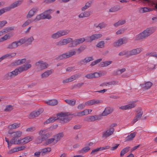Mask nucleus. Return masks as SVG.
Here are the masks:
<instances>
[{
  "mask_svg": "<svg viewBox=\"0 0 157 157\" xmlns=\"http://www.w3.org/2000/svg\"><path fill=\"white\" fill-rule=\"evenodd\" d=\"M47 131V129H44L40 130L38 133L39 135L42 136V139L43 141L46 140L52 135V133L51 132H48L45 134Z\"/></svg>",
  "mask_w": 157,
  "mask_h": 157,
  "instance_id": "obj_7",
  "label": "nucleus"
},
{
  "mask_svg": "<svg viewBox=\"0 0 157 157\" xmlns=\"http://www.w3.org/2000/svg\"><path fill=\"white\" fill-rule=\"evenodd\" d=\"M120 9V7L119 6H114L111 9H110L109 10V12H115L117 11Z\"/></svg>",
  "mask_w": 157,
  "mask_h": 157,
  "instance_id": "obj_40",
  "label": "nucleus"
},
{
  "mask_svg": "<svg viewBox=\"0 0 157 157\" xmlns=\"http://www.w3.org/2000/svg\"><path fill=\"white\" fill-rule=\"evenodd\" d=\"M10 37L11 36H10V34L9 33H7L0 39V42L3 41L8 39H9L10 38Z\"/></svg>",
  "mask_w": 157,
  "mask_h": 157,
  "instance_id": "obj_38",
  "label": "nucleus"
},
{
  "mask_svg": "<svg viewBox=\"0 0 157 157\" xmlns=\"http://www.w3.org/2000/svg\"><path fill=\"white\" fill-rule=\"evenodd\" d=\"M142 50V49L140 48H137L133 49L128 51V57L136 55L140 53Z\"/></svg>",
  "mask_w": 157,
  "mask_h": 157,
  "instance_id": "obj_11",
  "label": "nucleus"
},
{
  "mask_svg": "<svg viewBox=\"0 0 157 157\" xmlns=\"http://www.w3.org/2000/svg\"><path fill=\"white\" fill-rule=\"evenodd\" d=\"M7 23L6 21H0V29H1Z\"/></svg>",
  "mask_w": 157,
  "mask_h": 157,
  "instance_id": "obj_62",
  "label": "nucleus"
},
{
  "mask_svg": "<svg viewBox=\"0 0 157 157\" xmlns=\"http://www.w3.org/2000/svg\"><path fill=\"white\" fill-rule=\"evenodd\" d=\"M44 111L43 109L41 108L37 111H34L32 112L29 115V118H33L38 117L39 115L42 113Z\"/></svg>",
  "mask_w": 157,
  "mask_h": 157,
  "instance_id": "obj_12",
  "label": "nucleus"
},
{
  "mask_svg": "<svg viewBox=\"0 0 157 157\" xmlns=\"http://www.w3.org/2000/svg\"><path fill=\"white\" fill-rule=\"evenodd\" d=\"M84 84L83 82L79 83L74 85L73 86V88H79L81 87Z\"/></svg>",
  "mask_w": 157,
  "mask_h": 157,
  "instance_id": "obj_54",
  "label": "nucleus"
},
{
  "mask_svg": "<svg viewBox=\"0 0 157 157\" xmlns=\"http://www.w3.org/2000/svg\"><path fill=\"white\" fill-rule=\"evenodd\" d=\"M9 134L12 135L13 138H18L21 136L22 132L19 131H17L14 132H11L10 130H9L8 132Z\"/></svg>",
  "mask_w": 157,
  "mask_h": 157,
  "instance_id": "obj_16",
  "label": "nucleus"
},
{
  "mask_svg": "<svg viewBox=\"0 0 157 157\" xmlns=\"http://www.w3.org/2000/svg\"><path fill=\"white\" fill-rule=\"evenodd\" d=\"M20 126V124L14 123L9 125L8 128L9 129V130L11 131L13 129H15L18 128Z\"/></svg>",
  "mask_w": 157,
  "mask_h": 157,
  "instance_id": "obj_28",
  "label": "nucleus"
},
{
  "mask_svg": "<svg viewBox=\"0 0 157 157\" xmlns=\"http://www.w3.org/2000/svg\"><path fill=\"white\" fill-rule=\"evenodd\" d=\"M65 101L69 105L71 106H74L76 104V101L74 99H66Z\"/></svg>",
  "mask_w": 157,
  "mask_h": 157,
  "instance_id": "obj_30",
  "label": "nucleus"
},
{
  "mask_svg": "<svg viewBox=\"0 0 157 157\" xmlns=\"http://www.w3.org/2000/svg\"><path fill=\"white\" fill-rule=\"evenodd\" d=\"M125 29L124 28L119 30L116 32V34L117 35L122 34L124 33Z\"/></svg>",
  "mask_w": 157,
  "mask_h": 157,
  "instance_id": "obj_64",
  "label": "nucleus"
},
{
  "mask_svg": "<svg viewBox=\"0 0 157 157\" xmlns=\"http://www.w3.org/2000/svg\"><path fill=\"white\" fill-rule=\"evenodd\" d=\"M85 41H86V39L84 38H82L76 39L74 40L73 42L75 43L76 46H77L80 44L83 43Z\"/></svg>",
  "mask_w": 157,
  "mask_h": 157,
  "instance_id": "obj_22",
  "label": "nucleus"
},
{
  "mask_svg": "<svg viewBox=\"0 0 157 157\" xmlns=\"http://www.w3.org/2000/svg\"><path fill=\"white\" fill-rule=\"evenodd\" d=\"M34 40V39L33 37L31 36L28 39H25V43L27 45H30Z\"/></svg>",
  "mask_w": 157,
  "mask_h": 157,
  "instance_id": "obj_36",
  "label": "nucleus"
},
{
  "mask_svg": "<svg viewBox=\"0 0 157 157\" xmlns=\"http://www.w3.org/2000/svg\"><path fill=\"white\" fill-rule=\"evenodd\" d=\"M136 132H134L131 133L130 135H128L126 138V140L127 141H130L132 140L135 137L136 134Z\"/></svg>",
  "mask_w": 157,
  "mask_h": 157,
  "instance_id": "obj_29",
  "label": "nucleus"
},
{
  "mask_svg": "<svg viewBox=\"0 0 157 157\" xmlns=\"http://www.w3.org/2000/svg\"><path fill=\"white\" fill-rule=\"evenodd\" d=\"M56 120H59V118H58V117L57 116V117H50L48 119H47L45 122H44V124H45L50 123H52L54 122Z\"/></svg>",
  "mask_w": 157,
  "mask_h": 157,
  "instance_id": "obj_26",
  "label": "nucleus"
},
{
  "mask_svg": "<svg viewBox=\"0 0 157 157\" xmlns=\"http://www.w3.org/2000/svg\"><path fill=\"white\" fill-rule=\"evenodd\" d=\"M85 58L86 63L94 60L93 56L86 57Z\"/></svg>",
  "mask_w": 157,
  "mask_h": 157,
  "instance_id": "obj_60",
  "label": "nucleus"
},
{
  "mask_svg": "<svg viewBox=\"0 0 157 157\" xmlns=\"http://www.w3.org/2000/svg\"><path fill=\"white\" fill-rule=\"evenodd\" d=\"M114 132L113 130L111 128H109L105 132H103L102 135V137L103 138L106 139L108 137H109L111 135H112Z\"/></svg>",
  "mask_w": 157,
  "mask_h": 157,
  "instance_id": "obj_14",
  "label": "nucleus"
},
{
  "mask_svg": "<svg viewBox=\"0 0 157 157\" xmlns=\"http://www.w3.org/2000/svg\"><path fill=\"white\" fill-rule=\"evenodd\" d=\"M51 151L50 147H47L42 149L41 150V155L43 156L44 155L48 153Z\"/></svg>",
  "mask_w": 157,
  "mask_h": 157,
  "instance_id": "obj_25",
  "label": "nucleus"
},
{
  "mask_svg": "<svg viewBox=\"0 0 157 157\" xmlns=\"http://www.w3.org/2000/svg\"><path fill=\"white\" fill-rule=\"evenodd\" d=\"M38 11V8L37 7L33 8L29 12L26 17L27 19H29L33 17Z\"/></svg>",
  "mask_w": 157,
  "mask_h": 157,
  "instance_id": "obj_13",
  "label": "nucleus"
},
{
  "mask_svg": "<svg viewBox=\"0 0 157 157\" xmlns=\"http://www.w3.org/2000/svg\"><path fill=\"white\" fill-rule=\"evenodd\" d=\"M94 117L93 116H91L86 117V120L88 122H92L94 121Z\"/></svg>",
  "mask_w": 157,
  "mask_h": 157,
  "instance_id": "obj_56",
  "label": "nucleus"
},
{
  "mask_svg": "<svg viewBox=\"0 0 157 157\" xmlns=\"http://www.w3.org/2000/svg\"><path fill=\"white\" fill-rule=\"evenodd\" d=\"M13 106L11 105H9L6 106L4 111L6 112H10L13 110Z\"/></svg>",
  "mask_w": 157,
  "mask_h": 157,
  "instance_id": "obj_47",
  "label": "nucleus"
},
{
  "mask_svg": "<svg viewBox=\"0 0 157 157\" xmlns=\"http://www.w3.org/2000/svg\"><path fill=\"white\" fill-rule=\"evenodd\" d=\"M129 147H127L125 148H124L121 152L120 155L121 156L124 155L125 154L129 151Z\"/></svg>",
  "mask_w": 157,
  "mask_h": 157,
  "instance_id": "obj_41",
  "label": "nucleus"
},
{
  "mask_svg": "<svg viewBox=\"0 0 157 157\" xmlns=\"http://www.w3.org/2000/svg\"><path fill=\"white\" fill-rule=\"evenodd\" d=\"M152 84V83L150 82H147L145 83L140 84V85L142 88L146 90L150 88Z\"/></svg>",
  "mask_w": 157,
  "mask_h": 157,
  "instance_id": "obj_18",
  "label": "nucleus"
},
{
  "mask_svg": "<svg viewBox=\"0 0 157 157\" xmlns=\"http://www.w3.org/2000/svg\"><path fill=\"white\" fill-rule=\"evenodd\" d=\"M17 41H14L12 43L9 44L7 46V48L9 49H14L18 47V45Z\"/></svg>",
  "mask_w": 157,
  "mask_h": 157,
  "instance_id": "obj_20",
  "label": "nucleus"
},
{
  "mask_svg": "<svg viewBox=\"0 0 157 157\" xmlns=\"http://www.w3.org/2000/svg\"><path fill=\"white\" fill-rule=\"evenodd\" d=\"M102 35L101 34H95L90 36H87L86 37V41L87 42L91 43L92 41L99 39L101 37Z\"/></svg>",
  "mask_w": 157,
  "mask_h": 157,
  "instance_id": "obj_8",
  "label": "nucleus"
},
{
  "mask_svg": "<svg viewBox=\"0 0 157 157\" xmlns=\"http://www.w3.org/2000/svg\"><path fill=\"white\" fill-rule=\"evenodd\" d=\"M41 19H44L43 17V13L37 15L36 17L33 20V21H39Z\"/></svg>",
  "mask_w": 157,
  "mask_h": 157,
  "instance_id": "obj_50",
  "label": "nucleus"
},
{
  "mask_svg": "<svg viewBox=\"0 0 157 157\" xmlns=\"http://www.w3.org/2000/svg\"><path fill=\"white\" fill-rule=\"evenodd\" d=\"M90 149V148L89 147H86L83 148L82 149L79 151L80 153L83 154L86 152L89 151Z\"/></svg>",
  "mask_w": 157,
  "mask_h": 157,
  "instance_id": "obj_35",
  "label": "nucleus"
},
{
  "mask_svg": "<svg viewBox=\"0 0 157 157\" xmlns=\"http://www.w3.org/2000/svg\"><path fill=\"white\" fill-rule=\"evenodd\" d=\"M19 151V149L18 147H15L10 150L8 152V153L11 154L13 152H17Z\"/></svg>",
  "mask_w": 157,
  "mask_h": 157,
  "instance_id": "obj_55",
  "label": "nucleus"
},
{
  "mask_svg": "<svg viewBox=\"0 0 157 157\" xmlns=\"http://www.w3.org/2000/svg\"><path fill=\"white\" fill-rule=\"evenodd\" d=\"M10 144H20V140L18 138H12L10 140Z\"/></svg>",
  "mask_w": 157,
  "mask_h": 157,
  "instance_id": "obj_33",
  "label": "nucleus"
},
{
  "mask_svg": "<svg viewBox=\"0 0 157 157\" xmlns=\"http://www.w3.org/2000/svg\"><path fill=\"white\" fill-rule=\"evenodd\" d=\"M56 45L59 47L65 45L63 40L57 42L56 43Z\"/></svg>",
  "mask_w": 157,
  "mask_h": 157,
  "instance_id": "obj_59",
  "label": "nucleus"
},
{
  "mask_svg": "<svg viewBox=\"0 0 157 157\" xmlns=\"http://www.w3.org/2000/svg\"><path fill=\"white\" fill-rule=\"evenodd\" d=\"M31 67L32 65L31 64H25L23 66L16 69L12 71L7 73L4 75V78L6 80H9L17 75L18 74V72L21 73L22 72L26 71Z\"/></svg>",
  "mask_w": 157,
  "mask_h": 157,
  "instance_id": "obj_1",
  "label": "nucleus"
},
{
  "mask_svg": "<svg viewBox=\"0 0 157 157\" xmlns=\"http://www.w3.org/2000/svg\"><path fill=\"white\" fill-rule=\"evenodd\" d=\"M136 112L137 113L132 121V124H134L137 121L140 120L143 115V112L142 109L140 108H138Z\"/></svg>",
  "mask_w": 157,
  "mask_h": 157,
  "instance_id": "obj_10",
  "label": "nucleus"
},
{
  "mask_svg": "<svg viewBox=\"0 0 157 157\" xmlns=\"http://www.w3.org/2000/svg\"><path fill=\"white\" fill-rule=\"evenodd\" d=\"M16 53H12L10 54H7L3 56L4 59L8 58H11L15 56L16 55Z\"/></svg>",
  "mask_w": 157,
  "mask_h": 157,
  "instance_id": "obj_43",
  "label": "nucleus"
},
{
  "mask_svg": "<svg viewBox=\"0 0 157 157\" xmlns=\"http://www.w3.org/2000/svg\"><path fill=\"white\" fill-rule=\"evenodd\" d=\"M43 141H44L42 139V136L40 135L38 136L36 140V142L37 144L41 143Z\"/></svg>",
  "mask_w": 157,
  "mask_h": 157,
  "instance_id": "obj_49",
  "label": "nucleus"
},
{
  "mask_svg": "<svg viewBox=\"0 0 157 157\" xmlns=\"http://www.w3.org/2000/svg\"><path fill=\"white\" fill-rule=\"evenodd\" d=\"M23 1V0H19L13 2L10 5L12 8L13 9L20 5Z\"/></svg>",
  "mask_w": 157,
  "mask_h": 157,
  "instance_id": "obj_24",
  "label": "nucleus"
},
{
  "mask_svg": "<svg viewBox=\"0 0 157 157\" xmlns=\"http://www.w3.org/2000/svg\"><path fill=\"white\" fill-rule=\"evenodd\" d=\"M76 53V52L75 51H70L69 52H66L60 55L56 58V59L57 60H62L66 59L71 57L72 56L75 55Z\"/></svg>",
  "mask_w": 157,
  "mask_h": 157,
  "instance_id": "obj_5",
  "label": "nucleus"
},
{
  "mask_svg": "<svg viewBox=\"0 0 157 157\" xmlns=\"http://www.w3.org/2000/svg\"><path fill=\"white\" fill-rule=\"evenodd\" d=\"M128 38L125 37H124L115 41L113 43V45L114 47H118L120 46L123 44H126L128 42Z\"/></svg>",
  "mask_w": 157,
  "mask_h": 157,
  "instance_id": "obj_9",
  "label": "nucleus"
},
{
  "mask_svg": "<svg viewBox=\"0 0 157 157\" xmlns=\"http://www.w3.org/2000/svg\"><path fill=\"white\" fill-rule=\"evenodd\" d=\"M52 73H53V71L52 70H47L46 71L41 74V78H44L48 77Z\"/></svg>",
  "mask_w": 157,
  "mask_h": 157,
  "instance_id": "obj_21",
  "label": "nucleus"
},
{
  "mask_svg": "<svg viewBox=\"0 0 157 157\" xmlns=\"http://www.w3.org/2000/svg\"><path fill=\"white\" fill-rule=\"evenodd\" d=\"M105 42L103 41H101L96 45V47L100 48H102L104 47Z\"/></svg>",
  "mask_w": 157,
  "mask_h": 157,
  "instance_id": "obj_45",
  "label": "nucleus"
},
{
  "mask_svg": "<svg viewBox=\"0 0 157 157\" xmlns=\"http://www.w3.org/2000/svg\"><path fill=\"white\" fill-rule=\"evenodd\" d=\"M70 32L68 30H61L58 31L55 33L52 34L51 36L52 38L57 39L62 36L67 35Z\"/></svg>",
  "mask_w": 157,
  "mask_h": 157,
  "instance_id": "obj_4",
  "label": "nucleus"
},
{
  "mask_svg": "<svg viewBox=\"0 0 157 157\" xmlns=\"http://www.w3.org/2000/svg\"><path fill=\"white\" fill-rule=\"evenodd\" d=\"M91 6V3L89 2H86L85 6L82 7V11H84L88 9V8L90 7Z\"/></svg>",
  "mask_w": 157,
  "mask_h": 157,
  "instance_id": "obj_46",
  "label": "nucleus"
},
{
  "mask_svg": "<svg viewBox=\"0 0 157 157\" xmlns=\"http://www.w3.org/2000/svg\"><path fill=\"white\" fill-rule=\"evenodd\" d=\"M86 47L85 46H81L79 48L77 49L78 53V54H80L84 50L86 49Z\"/></svg>",
  "mask_w": 157,
  "mask_h": 157,
  "instance_id": "obj_48",
  "label": "nucleus"
},
{
  "mask_svg": "<svg viewBox=\"0 0 157 157\" xmlns=\"http://www.w3.org/2000/svg\"><path fill=\"white\" fill-rule=\"evenodd\" d=\"M113 109L110 107H108L105 108L104 111L101 114V116H105L110 114L113 111Z\"/></svg>",
  "mask_w": 157,
  "mask_h": 157,
  "instance_id": "obj_15",
  "label": "nucleus"
},
{
  "mask_svg": "<svg viewBox=\"0 0 157 157\" xmlns=\"http://www.w3.org/2000/svg\"><path fill=\"white\" fill-rule=\"evenodd\" d=\"M63 136V132L59 133L55 135L54 136L55 140L56 143L58 141H59Z\"/></svg>",
  "mask_w": 157,
  "mask_h": 157,
  "instance_id": "obj_23",
  "label": "nucleus"
},
{
  "mask_svg": "<svg viewBox=\"0 0 157 157\" xmlns=\"http://www.w3.org/2000/svg\"><path fill=\"white\" fill-rule=\"evenodd\" d=\"M126 70L125 68H123L122 69H119L117 71H115L114 72V74L115 75H120L124 72Z\"/></svg>",
  "mask_w": 157,
  "mask_h": 157,
  "instance_id": "obj_34",
  "label": "nucleus"
},
{
  "mask_svg": "<svg viewBox=\"0 0 157 157\" xmlns=\"http://www.w3.org/2000/svg\"><path fill=\"white\" fill-rule=\"evenodd\" d=\"M81 76V75L80 74H77L75 75H72L71 76L70 78V79L71 80V82L72 81H73L76 79H77L78 78Z\"/></svg>",
  "mask_w": 157,
  "mask_h": 157,
  "instance_id": "obj_37",
  "label": "nucleus"
},
{
  "mask_svg": "<svg viewBox=\"0 0 157 157\" xmlns=\"http://www.w3.org/2000/svg\"><path fill=\"white\" fill-rule=\"evenodd\" d=\"M149 11V9L147 7L141 8L139 10L140 12L142 13L147 12Z\"/></svg>",
  "mask_w": 157,
  "mask_h": 157,
  "instance_id": "obj_52",
  "label": "nucleus"
},
{
  "mask_svg": "<svg viewBox=\"0 0 157 157\" xmlns=\"http://www.w3.org/2000/svg\"><path fill=\"white\" fill-rule=\"evenodd\" d=\"M94 26L96 28H99L100 29L104 28L106 27L107 25V24H105L104 22H101L98 25L95 24L94 25Z\"/></svg>",
  "mask_w": 157,
  "mask_h": 157,
  "instance_id": "obj_32",
  "label": "nucleus"
},
{
  "mask_svg": "<svg viewBox=\"0 0 157 157\" xmlns=\"http://www.w3.org/2000/svg\"><path fill=\"white\" fill-rule=\"evenodd\" d=\"M119 56H123L124 55H126L128 57V51H123L120 52L118 54Z\"/></svg>",
  "mask_w": 157,
  "mask_h": 157,
  "instance_id": "obj_51",
  "label": "nucleus"
},
{
  "mask_svg": "<svg viewBox=\"0 0 157 157\" xmlns=\"http://www.w3.org/2000/svg\"><path fill=\"white\" fill-rule=\"evenodd\" d=\"M69 113L68 112H61L60 113H58L56 116L58 117L59 120L61 123H67L70 121L72 118V117Z\"/></svg>",
  "mask_w": 157,
  "mask_h": 157,
  "instance_id": "obj_3",
  "label": "nucleus"
},
{
  "mask_svg": "<svg viewBox=\"0 0 157 157\" xmlns=\"http://www.w3.org/2000/svg\"><path fill=\"white\" fill-rule=\"evenodd\" d=\"M18 45V46H20L22 44H23L25 43V39L24 38H21L18 41H16Z\"/></svg>",
  "mask_w": 157,
  "mask_h": 157,
  "instance_id": "obj_44",
  "label": "nucleus"
},
{
  "mask_svg": "<svg viewBox=\"0 0 157 157\" xmlns=\"http://www.w3.org/2000/svg\"><path fill=\"white\" fill-rule=\"evenodd\" d=\"M86 105L88 106L94 105V99L87 101L86 102Z\"/></svg>",
  "mask_w": 157,
  "mask_h": 157,
  "instance_id": "obj_57",
  "label": "nucleus"
},
{
  "mask_svg": "<svg viewBox=\"0 0 157 157\" xmlns=\"http://www.w3.org/2000/svg\"><path fill=\"white\" fill-rule=\"evenodd\" d=\"M102 60V59H99L96 60L95 61L92 62L90 64V66H93L99 63Z\"/></svg>",
  "mask_w": 157,
  "mask_h": 157,
  "instance_id": "obj_53",
  "label": "nucleus"
},
{
  "mask_svg": "<svg viewBox=\"0 0 157 157\" xmlns=\"http://www.w3.org/2000/svg\"><path fill=\"white\" fill-rule=\"evenodd\" d=\"M33 21V20L29 19L22 25L21 26L23 28L25 27L30 24Z\"/></svg>",
  "mask_w": 157,
  "mask_h": 157,
  "instance_id": "obj_39",
  "label": "nucleus"
},
{
  "mask_svg": "<svg viewBox=\"0 0 157 157\" xmlns=\"http://www.w3.org/2000/svg\"><path fill=\"white\" fill-rule=\"evenodd\" d=\"M156 29V27H153L147 28L143 32L137 35L135 40H140L147 38L153 33Z\"/></svg>",
  "mask_w": 157,
  "mask_h": 157,
  "instance_id": "obj_2",
  "label": "nucleus"
},
{
  "mask_svg": "<svg viewBox=\"0 0 157 157\" xmlns=\"http://www.w3.org/2000/svg\"><path fill=\"white\" fill-rule=\"evenodd\" d=\"M54 140H55L54 138L49 139L47 140L46 142V145H48L49 144H51Z\"/></svg>",
  "mask_w": 157,
  "mask_h": 157,
  "instance_id": "obj_61",
  "label": "nucleus"
},
{
  "mask_svg": "<svg viewBox=\"0 0 157 157\" xmlns=\"http://www.w3.org/2000/svg\"><path fill=\"white\" fill-rule=\"evenodd\" d=\"M86 105V103L84 104H79L78 105V108L79 109H82L85 107Z\"/></svg>",
  "mask_w": 157,
  "mask_h": 157,
  "instance_id": "obj_63",
  "label": "nucleus"
},
{
  "mask_svg": "<svg viewBox=\"0 0 157 157\" xmlns=\"http://www.w3.org/2000/svg\"><path fill=\"white\" fill-rule=\"evenodd\" d=\"M35 65L37 69H39L40 71L46 69L48 66V64L47 63L42 60H40L36 62L35 63Z\"/></svg>",
  "mask_w": 157,
  "mask_h": 157,
  "instance_id": "obj_6",
  "label": "nucleus"
},
{
  "mask_svg": "<svg viewBox=\"0 0 157 157\" xmlns=\"http://www.w3.org/2000/svg\"><path fill=\"white\" fill-rule=\"evenodd\" d=\"M26 59H18L14 63L15 65H18L21 64L23 63H26Z\"/></svg>",
  "mask_w": 157,
  "mask_h": 157,
  "instance_id": "obj_31",
  "label": "nucleus"
},
{
  "mask_svg": "<svg viewBox=\"0 0 157 157\" xmlns=\"http://www.w3.org/2000/svg\"><path fill=\"white\" fill-rule=\"evenodd\" d=\"M112 61H108L100 63L99 66L101 67H106L112 63Z\"/></svg>",
  "mask_w": 157,
  "mask_h": 157,
  "instance_id": "obj_27",
  "label": "nucleus"
},
{
  "mask_svg": "<svg viewBox=\"0 0 157 157\" xmlns=\"http://www.w3.org/2000/svg\"><path fill=\"white\" fill-rule=\"evenodd\" d=\"M63 40L65 45L71 42V41H73V39L71 38H68L67 39H63Z\"/></svg>",
  "mask_w": 157,
  "mask_h": 157,
  "instance_id": "obj_42",
  "label": "nucleus"
},
{
  "mask_svg": "<svg viewBox=\"0 0 157 157\" xmlns=\"http://www.w3.org/2000/svg\"><path fill=\"white\" fill-rule=\"evenodd\" d=\"M136 105V104L134 102H132V103L126 105L121 106L119 108L122 110L129 109L134 108Z\"/></svg>",
  "mask_w": 157,
  "mask_h": 157,
  "instance_id": "obj_17",
  "label": "nucleus"
},
{
  "mask_svg": "<svg viewBox=\"0 0 157 157\" xmlns=\"http://www.w3.org/2000/svg\"><path fill=\"white\" fill-rule=\"evenodd\" d=\"M45 102L48 105L53 106L57 105L58 103V101L57 100L53 99L45 101Z\"/></svg>",
  "mask_w": 157,
  "mask_h": 157,
  "instance_id": "obj_19",
  "label": "nucleus"
},
{
  "mask_svg": "<svg viewBox=\"0 0 157 157\" xmlns=\"http://www.w3.org/2000/svg\"><path fill=\"white\" fill-rule=\"evenodd\" d=\"M43 17L44 19H50L52 18V17L50 15L46 13L43 14Z\"/></svg>",
  "mask_w": 157,
  "mask_h": 157,
  "instance_id": "obj_58",
  "label": "nucleus"
}]
</instances>
